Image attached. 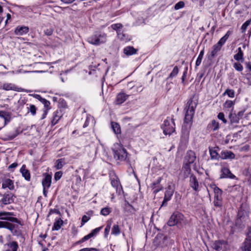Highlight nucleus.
<instances>
[{"label":"nucleus","instance_id":"1","mask_svg":"<svg viewBox=\"0 0 251 251\" xmlns=\"http://www.w3.org/2000/svg\"><path fill=\"white\" fill-rule=\"evenodd\" d=\"M14 215L13 213L8 212H0V219L6 221H0V228L9 229L14 235L19 236L21 234L19 226H22L21 222L16 218L11 217Z\"/></svg>","mask_w":251,"mask_h":251},{"label":"nucleus","instance_id":"2","mask_svg":"<svg viewBox=\"0 0 251 251\" xmlns=\"http://www.w3.org/2000/svg\"><path fill=\"white\" fill-rule=\"evenodd\" d=\"M197 105V103L194 101L192 99H190L186 103L185 107L186 112L182 128L181 136L185 140H188L189 138L190 131L192 125V119Z\"/></svg>","mask_w":251,"mask_h":251},{"label":"nucleus","instance_id":"3","mask_svg":"<svg viewBox=\"0 0 251 251\" xmlns=\"http://www.w3.org/2000/svg\"><path fill=\"white\" fill-rule=\"evenodd\" d=\"M196 159V156L194 151L189 150L186 152L184 157V166L183 167V169L185 170V173L186 174V176H187V175L189 174L191 172L190 165L193 164Z\"/></svg>","mask_w":251,"mask_h":251},{"label":"nucleus","instance_id":"4","mask_svg":"<svg viewBox=\"0 0 251 251\" xmlns=\"http://www.w3.org/2000/svg\"><path fill=\"white\" fill-rule=\"evenodd\" d=\"M112 151L114 153V157L116 160L120 161L126 160L127 152L122 146L119 144L115 145Z\"/></svg>","mask_w":251,"mask_h":251},{"label":"nucleus","instance_id":"5","mask_svg":"<svg viewBox=\"0 0 251 251\" xmlns=\"http://www.w3.org/2000/svg\"><path fill=\"white\" fill-rule=\"evenodd\" d=\"M171 121L166 119L164 121L162 126V128L165 135H171L175 130V124L173 119H171Z\"/></svg>","mask_w":251,"mask_h":251},{"label":"nucleus","instance_id":"6","mask_svg":"<svg viewBox=\"0 0 251 251\" xmlns=\"http://www.w3.org/2000/svg\"><path fill=\"white\" fill-rule=\"evenodd\" d=\"M183 217L184 216L181 213L178 212H174L170 218L168 222V225L172 226L180 224L183 220Z\"/></svg>","mask_w":251,"mask_h":251},{"label":"nucleus","instance_id":"7","mask_svg":"<svg viewBox=\"0 0 251 251\" xmlns=\"http://www.w3.org/2000/svg\"><path fill=\"white\" fill-rule=\"evenodd\" d=\"M11 114L4 111H0V130L11 120Z\"/></svg>","mask_w":251,"mask_h":251},{"label":"nucleus","instance_id":"8","mask_svg":"<svg viewBox=\"0 0 251 251\" xmlns=\"http://www.w3.org/2000/svg\"><path fill=\"white\" fill-rule=\"evenodd\" d=\"M2 88L3 89L8 91V90H13L17 92H28L30 91L27 90H25L22 88L17 87L14 84L12 83H4L2 86Z\"/></svg>","mask_w":251,"mask_h":251},{"label":"nucleus","instance_id":"9","mask_svg":"<svg viewBox=\"0 0 251 251\" xmlns=\"http://www.w3.org/2000/svg\"><path fill=\"white\" fill-rule=\"evenodd\" d=\"M174 193V190L172 188L171 186L169 185L165 192L164 200L162 202L161 206H166L167 204V202L171 200L172 196Z\"/></svg>","mask_w":251,"mask_h":251},{"label":"nucleus","instance_id":"10","mask_svg":"<svg viewBox=\"0 0 251 251\" xmlns=\"http://www.w3.org/2000/svg\"><path fill=\"white\" fill-rule=\"evenodd\" d=\"M221 175L220 178H229L234 179L236 178L235 176L232 174L229 169L226 167H223L221 169Z\"/></svg>","mask_w":251,"mask_h":251},{"label":"nucleus","instance_id":"11","mask_svg":"<svg viewBox=\"0 0 251 251\" xmlns=\"http://www.w3.org/2000/svg\"><path fill=\"white\" fill-rule=\"evenodd\" d=\"M0 196H3L1 201L4 204H10L14 201L13 195L11 193H5L3 195L0 193Z\"/></svg>","mask_w":251,"mask_h":251},{"label":"nucleus","instance_id":"12","mask_svg":"<svg viewBox=\"0 0 251 251\" xmlns=\"http://www.w3.org/2000/svg\"><path fill=\"white\" fill-rule=\"evenodd\" d=\"M1 187L3 189L8 188L10 190H13L15 188L13 181L9 178H5L2 180Z\"/></svg>","mask_w":251,"mask_h":251},{"label":"nucleus","instance_id":"13","mask_svg":"<svg viewBox=\"0 0 251 251\" xmlns=\"http://www.w3.org/2000/svg\"><path fill=\"white\" fill-rule=\"evenodd\" d=\"M222 48V46L218 44L217 43L214 45L212 47V50L208 55V58L209 60H212L216 56Z\"/></svg>","mask_w":251,"mask_h":251},{"label":"nucleus","instance_id":"14","mask_svg":"<svg viewBox=\"0 0 251 251\" xmlns=\"http://www.w3.org/2000/svg\"><path fill=\"white\" fill-rule=\"evenodd\" d=\"M209 150L211 159L218 160L221 158V155L218 153V151L219 150V147L209 148Z\"/></svg>","mask_w":251,"mask_h":251},{"label":"nucleus","instance_id":"15","mask_svg":"<svg viewBox=\"0 0 251 251\" xmlns=\"http://www.w3.org/2000/svg\"><path fill=\"white\" fill-rule=\"evenodd\" d=\"M190 185L195 191L199 190V182L196 177L194 175H191L190 176Z\"/></svg>","mask_w":251,"mask_h":251},{"label":"nucleus","instance_id":"16","mask_svg":"<svg viewBox=\"0 0 251 251\" xmlns=\"http://www.w3.org/2000/svg\"><path fill=\"white\" fill-rule=\"evenodd\" d=\"M235 154L231 151H224L221 153V158L222 159H233Z\"/></svg>","mask_w":251,"mask_h":251},{"label":"nucleus","instance_id":"17","mask_svg":"<svg viewBox=\"0 0 251 251\" xmlns=\"http://www.w3.org/2000/svg\"><path fill=\"white\" fill-rule=\"evenodd\" d=\"M29 31V28L28 26H18L15 30V34L16 35H22L24 34L27 33Z\"/></svg>","mask_w":251,"mask_h":251},{"label":"nucleus","instance_id":"18","mask_svg":"<svg viewBox=\"0 0 251 251\" xmlns=\"http://www.w3.org/2000/svg\"><path fill=\"white\" fill-rule=\"evenodd\" d=\"M98 37V46L106 42L107 40V35L104 33L97 32Z\"/></svg>","mask_w":251,"mask_h":251},{"label":"nucleus","instance_id":"19","mask_svg":"<svg viewBox=\"0 0 251 251\" xmlns=\"http://www.w3.org/2000/svg\"><path fill=\"white\" fill-rule=\"evenodd\" d=\"M242 251H251V239L246 238L241 247Z\"/></svg>","mask_w":251,"mask_h":251},{"label":"nucleus","instance_id":"20","mask_svg":"<svg viewBox=\"0 0 251 251\" xmlns=\"http://www.w3.org/2000/svg\"><path fill=\"white\" fill-rule=\"evenodd\" d=\"M128 97V95H126L124 93H120L117 96L116 98V103L117 104H120L123 103Z\"/></svg>","mask_w":251,"mask_h":251},{"label":"nucleus","instance_id":"21","mask_svg":"<svg viewBox=\"0 0 251 251\" xmlns=\"http://www.w3.org/2000/svg\"><path fill=\"white\" fill-rule=\"evenodd\" d=\"M20 172L25 179L29 181L30 179V174L29 171L25 168V165H23L20 169Z\"/></svg>","mask_w":251,"mask_h":251},{"label":"nucleus","instance_id":"22","mask_svg":"<svg viewBox=\"0 0 251 251\" xmlns=\"http://www.w3.org/2000/svg\"><path fill=\"white\" fill-rule=\"evenodd\" d=\"M51 176L50 175H46L45 178L42 180V185L43 187L49 188L51 184Z\"/></svg>","mask_w":251,"mask_h":251},{"label":"nucleus","instance_id":"23","mask_svg":"<svg viewBox=\"0 0 251 251\" xmlns=\"http://www.w3.org/2000/svg\"><path fill=\"white\" fill-rule=\"evenodd\" d=\"M5 246H7L9 248L5 251H17L19 247L18 243L16 241L9 242L6 244Z\"/></svg>","mask_w":251,"mask_h":251},{"label":"nucleus","instance_id":"24","mask_svg":"<svg viewBox=\"0 0 251 251\" xmlns=\"http://www.w3.org/2000/svg\"><path fill=\"white\" fill-rule=\"evenodd\" d=\"M137 50L133 47L128 46L124 49V52L127 56L133 55L136 53Z\"/></svg>","mask_w":251,"mask_h":251},{"label":"nucleus","instance_id":"25","mask_svg":"<svg viewBox=\"0 0 251 251\" xmlns=\"http://www.w3.org/2000/svg\"><path fill=\"white\" fill-rule=\"evenodd\" d=\"M111 184L113 187L115 188L116 191L120 193L122 189V186L119 181L117 179H112Z\"/></svg>","mask_w":251,"mask_h":251},{"label":"nucleus","instance_id":"26","mask_svg":"<svg viewBox=\"0 0 251 251\" xmlns=\"http://www.w3.org/2000/svg\"><path fill=\"white\" fill-rule=\"evenodd\" d=\"M234 58L238 61L243 62V52L241 48L238 49V52L234 55Z\"/></svg>","mask_w":251,"mask_h":251},{"label":"nucleus","instance_id":"27","mask_svg":"<svg viewBox=\"0 0 251 251\" xmlns=\"http://www.w3.org/2000/svg\"><path fill=\"white\" fill-rule=\"evenodd\" d=\"M208 128L211 129L213 131H216L219 128V124L216 120H213L211 122L208 124Z\"/></svg>","mask_w":251,"mask_h":251},{"label":"nucleus","instance_id":"28","mask_svg":"<svg viewBox=\"0 0 251 251\" xmlns=\"http://www.w3.org/2000/svg\"><path fill=\"white\" fill-rule=\"evenodd\" d=\"M224 243L223 241H215L212 245V248L217 251H220L222 249Z\"/></svg>","mask_w":251,"mask_h":251},{"label":"nucleus","instance_id":"29","mask_svg":"<svg viewBox=\"0 0 251 251\" xmlns=\"http://www.w3.org/2000/svg\"><path fill=\"white\" fill-rule=\"evenodd\" d=\"M61 117V115L60 112L58 111V110L55 111L53 113V119L51 121L52 125H55L57 123V122L58 121Z\"/></svg>","mask_w":251,"mask_h":251},{"label":"nucleus","instance_id":"30","mask_svg":"<svg viewBox=\"0 0 251 251\" xmlns=\"http://www.w3.org/2000/svg\"><path fill=\"white\" fill-rule=\"evenodd\" d=\"M65 164V159L61 158L56 160L54 167L56 170H59L61 169Z\"/></svg>","mask_w":251,"mask_h":251},{"label":"nucleus","instance_id":"31","mask_svg":"<svg viewBox=\"0 0 251 251\" xmlns=\"http://www.w3.org/2000/svg\"><path fill=\"white\" fill-rule=\"evenodd\" d=\"M117 35L118 38L122 41L127 42L130 40V38H128V35L124 34L123 32H121V30L117 31Z\"/></svg>","mask_w":251,"mask_h":251},{"label":"nucleus","instance_id":"32","mask_svg":"<svg viewBox=\"0 0 251 251\" xmlns=\"http://www.w3.org/2000/svg\"><path fill=\"white\" fill-rule=\"evenodd\" d=\"M98 37L97 36V32L88 38V42L94 45L98 46Z\"/></svg>","mask_w":251,"mask_h":251},{"label":"nucleus","instance_id":"33","mask_svg":"<svg viewBox=\"0 0 251 251\" xmlns=\"http://www.w3.org/2000/svg\"><path fill=\"white\" fill-rule=\"evenodd\" d=\"M63 224V221L62 220H61L60 218L58 219L57 221H56L53 225V226L52 227V230H58L60 228L61 226Z\"/></svg>","mask_w":251,"mask_h":251},{"label":"nucleus","instance_id":"34","mask_svg":"<svg viewBox=\"0 0 251 251\" xmlns=\"http://www.w3.org/2000/svg\"><path fill=\"white\" fill-rule=\"evenodd\" d=\"M230 34V32L229 31H228L226 33V34L222 38H221V39L219 41V42L217 43V44L222 47L223 45L226 42V40L228 39Z\"/></svg>","mask_w":251,"mask_h":251},{"label":"nucleus","instance_id":"35","mask_svg":"<svg viewBox=\"0 0 251 251\" xmlns=\"http://www.w3.org/2000/svg\"><path fill=\"white\" fill-rule=\"evenodd\" d=\"M214 204L216 207H221L222 206L221 196H214Z\"/></svg>","mask_w":251,"mask_h":251},{"label":"nucleus","instance_id":"36","mask_svg":"<svg viewBox=\"0 0 251 251\" xmlns=\"http://www.w3.org/2000/svg\"><path fill=\"white\" fill-rule=\"evenodd\" d=\"M124 208L125 211L129 213H132L134 211V209L133 206L128 202L125 203Z\"/></svg>","mask_w":251,"mask_h":251},{"label":"nucleus","instance_id":"37","mask_svg":"<svg viewBox=\"0 0 251 251\" xmlns=\"http://www.w3.org/2000/svg\"><path fill=\"white\" fill-rule=\"evenodd\" d=\"M245 218V217L244 215L243 211L242 210L239 211L237 214V218L236 219V224H240L242 220H244Z\"/></svg>","mask_w":251,"mask_h":251},{"label":"nucleus","instance_id":"38","mask_svg":"<svg viewBox=\"0 0 251 251\" xmlns=\"http://www.w3.org/2000/svg\"><path fill=\"white\" fill-rule=\"evenodd\" d=\"M229 118L231 123H238L240 120V118L235 114H231L229 115Z\"/></svg>","mask_w":251,"mask_h":251},{"label":"nucleus","instance_id":"39","mask_svg":"<svg viewBox=\"0 0 251 251\" xmlns=\"http://www.w3.org/2000/svg\"><path fill=\"white\" fill-rule=\"evenodd\" d=\"M112 127L116 134H118L121 131L120 127L119 124L116 123L112 122Z\"/></svg>","mask_w":251,"mask_h":251},{"label":"nucleus","instance_id":"40","mask_svg":"<svg viewBox=\"0 0 251 251\" xmlns=\"http://www.w3.org/2000/svg\"><path fill=\"white\" fill-rule=\"evenodd\" d=\"M204 54V50H202L200 53L198 57L197 58V59L196 60V66H199L201 62L203 56Z\"/></svg>","mask_w":251,"mask_h":251},{"label":"nucleus","instance_id":"41","mask_svg":"<svg viewBox=\"0 0 251 251\" xmlns=\"http://www.w3.org/2000/svg\"><path fill=\"white\" fill-rule=\"evenodd\" d=\"M120 233V229L118 225H114L112 228V234L118 235Z\"/></svg>","mask_w":251,"mask_h":251},{"label":"nucleus","instance_id":"42","mask_svg":"<svg viewBox=\"0 0 251 251\" xmlns=\"http://www.w3.org/2000/svg\"><path fill=\"white\" fill-rule=\"evenodd\" d=\"M111 212V208L106 207L101 209L100 214L103 216L108 215Z\"/></svg>","mask_w":251,"mask_h":251},{"label":"nucleus","instance_id":"43","mask_svg":"<svg viewBox=\"0 0 251 251\" xmlns=\"http://www.w3.org/2000/svg\"><path fill=\"white\" fill-rule=\"evenodd\" d=\"M161 180V178L160 177H159L156 181V182H154L152 184V185H153L152 189L154 190L153 193L155 194L157 193L161 190V188H155V187H154V186H155V185H156L157 184V185L159 184Z\"/></svg>","mask_w":251,"mask_h":251},{"label":"nucleus","instance_id":"44","mask_svg":"<svg viewBox=\"0 0 251 251\" xmlns=\"http://www.w3.org/2000/svg\"><path fill=\"white\" fill-rule=\"evenodd\" d=\"M233 67L234 69L238 71H242L243 69L242 65L238 62H235L233 64Z\"/></svg>","mask_w":251,"mask_h":251},{"label":"nucleus","instance_id":"45","mask_svg":"<svg viewBox=\"0 0 251 251\" xmlns=\"http://www.w3.org/2000/svg\"><path fill=\"white\" fill-rule=\"evenodd\" d=\"M251 22V20H248L242 25L241 28L242 32L243 33L246 31L247 27L250 25Z\"/></svg>","mask_w":251,"mask_h":251},{"label":"nucleus","instance_id":"46","mask_svg":"<svg viewBox=\"0 0 251 251\" xmlns=\"http://www.w3.org/2000/svg\"><path fill=\"white\" fill-rule=\"evenodd\" d=\"M111 27L113 29L117 31L118 30H120V29L123 27V25L120 23L115 24L112 25Z\"/></svg>","mask_w":251,"mask_h":251},{"label":"nucleus","instance_id":"47","mask_svg":"<svg viewBox=\"0 0 251 251\" xmlns=\"http://www.w3.org/2000/svg\"><path fill=\"white\" fill-rule=\"evenodd\" d=\"M178 72V68L177 66H175L171 73L170 74L169 77H173L175 76Z\"/></svg>","mask_w":251,"mask_h":251},{"label":"nucleus","instance_id":"48","mask_svg":"<svg viewBox=\"0 0 251 251\" xmlns=\"http://www.w3.org/2000/svg\"><path fill=\"white\" fill-rule=\"evenodd\" d=\"M91 237H92V235H91L90 233H89V234L83 237L81 240L77 242L76 244L82 243L86 241V240H88L89 239L91 238Z\"/></svg>","mask_w":251,"mask_h":251},{"label":"nucleus","instance_id":"49","mask_svg":"<svg viewBox=\"0 0 251 251\" xmlns=\"http://www.w3.org/2000/svg\"><path fill=\"white\" fill-rule=\"evenodd\" d=\"M226 94L229 97L233 98L234 97V91L233 90L226 89L224 93V95Z\"/></svg>","mask_w":251,"mask_h":251},{"label":"nucleus","instance_id":"50","mask_svg":"<svg viewBox=\"0 0 251 251\" xmlns=\"http://www.w3.org/2000/svg\"><path fill=\"white\" fill-rule=\"evenodd\" d=\"M184 6V3L182 1H179L175 5V9L176 10H178L181 8H183Z\"/></svg>","mask_w":251,"mask_h":251},{"label":"nucleus","instance_id":"51","mask_svg":"<svg viewBox=\"0 0 251 251\" xmlns=\"http://www.w3.org/2000/svg\"><path fill=\"white\" fill-rule=\"evenodd\" d=\"M20 132L18 130H15V132L12 134H9L7 135L8 139L9 140H12L14 138H15L18 134H19Z\"/></svg>","mask_w":251,"mask_h":251},{"label":"nucleus","instance_id":"52","mask_svg":"<svg viewBox=\"0 0 251 251\" xmlns=\"http://www.w3.org/2000/svg\"><path fill=\"white\" fill-rule=\"evenodd\" d=\"M32 115H35L36 113V107L34 105L31 104L28 109Z\"/></svg>","mask_w":251,"mask_h":251},{"label":"nucleus","instance_id":"53","mask_svg":"<svg viewBox=\"0 0 251 251\" xmlns=\"http://www.w3.org/2000/svg\"><path fill=\"white\" fill-rule=\"evenodd\" d=\"M218 118L222 120L224 123L226 124L227 122L225 118L224 114L222 112H220L218 115Z\"/></svg>","mask_w":251,"mask_h":251},{"label":"nucleus","instance_id":"54","mask_svg":"<svg viewBox=\"0 0 251 251\" xmlns=\"http://www.w3.org/2000/svg\"><path fill=\"white\" fill-rule=\"evenodd\" d=\"M214 192L215 196H221L222 195V190L216 186H215L214 188Z\"/></svg>","mask_w":251,"mask_h":251},{"label":"nucleus","instance_id":"55","mask_svg":"<svg viewBox=\"0 0 251 251\" xmlns=\"http://www.w3.org/2000/svg\"><path fill=\"white\" fill-rule=\"evenodd\" d=\"M62 172L61 171H58L55 173L54 174V179L55 180H58L62 176Z\"/></svg>","mask_w":251,"mask_h":251},{"label":"nucleus","instance_id":"56","mask_svg":"<svg viewBox=\"0 0 251 251\" xmlns=\"http://www.w3.org/2000/svg\"><path fill=\"white\" fill-rule=\"evenodd\" d=\"M102 226L96 228L94 229H93L91 232L90 233V234L92 235V236L93 237L94 236L96 235L101 229Z\"/></svg>","mask_w":251,"mask_h":251},{"label":"nucleus","instance_id":"57","mask_svg":"<svg viewBox=\"0 0 251 251\" xmlns=\"http://www.w3.org/2000/svg\"><path fill=\"white\" fill-rule=\"evenodd\" d=\"M78 251H99V250L95 248H85L80 249Z\"/></svg>","mask_w":251,"mask_h":251},{"label":"nucleus","instance_id":"58","mask_svg":"<svg viewBox=\"0 0 251 251\" xmlns=\"http://www.w3.org/2000/svg\"><path fill=\"white\" fill-rule=\"evenodd\" d=\"M233 105V102L231 100H226L224 104V106L226 108H230Z\"/></svg>","mask_w":251,"mask_h":251},{"label":"nucleus","instance_id":"59","mask_svg":"<svg viewBox=\"0 0 251 251\" xmlns=\"http://www.w3.org/2000/svg\"><path fill=\"white\" fill-rule=\"evenodd\" d=\"M90 219V217H87L86 215H84L81 220V226H82L85 223H86L87 221H88Z\"/></svg>","mask_w":251,"mask_h":251},{"label":"nucleus","instance_id":"60","mask_svg":"<svg viewBox=\"0 0 251 251\" xmlns=\"http://www.w3.org/2000/svg\"><path fill=\"white\" fill-rule=\"evenodd\" d=\"M56 213L59 215H61L60 212L56 209H51L50 210L49 215L52 214V213Z\"/></svg>","mask_w":251,"mask_h":251},{"label":"nucleus","instance_id":"61","mask_svg":"<svg viewBox=\"0 0 251 251\" xmlns=\"http://www.w3.org/2000/svg\"><path fill=\"white\" fill-rule=\"evenodd\" d=\"M110 229V226L108 225H107V226H106V227L104 229V235L105 237H106L107 236V235L108 234Z\"/></svg>","mask_w":251,"mask_h":251},{"label":"nucleus","instance_id":"62","mask_svg":"<svg viewBox=\"0 0 251 251\" xmlns=\"http://www.w3.org/2000/svg\"><path fill=\"white\" fill-rule=\"evenodd\" d=\"M44 105V106L47 108V109H50V102L46 100L44 102H43V103Z\"/></svg>","mask_w":251,"mask_h":251},{"label":"nucleus","instance_id":"63","mask_svg":"<svg viewBox=\"0 0 251 251\" xmlns=\"http://www.w3.org/2000/svg\"><path fill=\"white\" fill-rule=\"evenodd\" d=\"M247 174L248 176V181L251 183V169H248Z\"/></svg>","mask_w":251,"mask_h":251},{"label":"nucleus","instance_id":"64","mask_svg":"<svg viewBox=\"0 0 251 251\" xmlns=\"http://www.w3.org/2000/svg\"><path fill=\"white\" fill-rule=\"evenodd\" d=\"M45 34L48 36L51 35L53 33V30L51 29H47L45 31Z\"/></svg>","mask_w":251,"mask_h":251}]
</instances>
